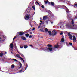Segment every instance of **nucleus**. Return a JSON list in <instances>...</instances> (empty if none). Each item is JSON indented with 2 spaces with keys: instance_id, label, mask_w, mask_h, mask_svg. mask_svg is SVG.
Masks as SVG:
<instances>
[{
  "instance_id": "22",
  "label": "nucleus",
  "mask_w": 77,
  "mask_h": 77,
  "mask_svg": "<svg viewBox=\"0 0 77 77\" xmlns=\"http://www.w3.org/2000/svg\"><path fill=\"white\" fill-rule=\"evenodd\" d=\"M48 33L50 36L51 35V31H48Z\"/></svg>"
},
{
  "instance_id": "38",
  "label": "nucleus",
  "mask_w": 77,
  "mask_h": 77,
  "mask_svg": "<svg viewBox=\"0 0 77 77\" xmlns=\"http://www.w3.org/2000/svg\"><path fill=\"white\" fill-rule=\"evenodd\" d=\"M75 50H77V47L74 48Z\"/></svg>"
},
{
  "instance_id": "24",
  "label": "nucleus",
  "mask_w": 77,
  "mask_h": 77,
  "mask_svg": "<svg viewBox=\"0 0 77 77\" xmlns=\"http://www.w3.org/2000/svg\"><path fill=\"white\" fill-rule=\"evenodd\" d=\"M73 6L74 8H75V7H76L77 8V4H74Z\"/></svg>"
},
{
  "instance_id": "5",
  "label": "nucleus",
  "mask_w": 77,
  "mask_h": 77,
  "mask_svg": "<svg viewBox=\"0 0 77 77\" xmlns=\"http://www.w3.org/2000/svg\"><path fill=\"white\" fill-rule=\"evenodd\" d=\"M13 48H14V44L12 43H11L10 45V48H12L11 50H12V51H13V50H14V49H13Z\"/></svg>"
},
{
  "instance_id": "54",
  "label": "nucleus",
  "mask_w": 77,
  "mask_h": 77,
  "mask_svg": "<svg viewBox=\"0 0 77 77\" xmlns=\"http://www.w3.org/2000/svg\"><path fill=\"white\" fill-rule=\"evenodd\" d=\"M53 22H51V24H53Z\"/></svg>"
},
{
  "instance_id": "32",
  "label": "nucleus",
  "mask_w": 77,
  "mask_h": 77,
  "mask_svg": "<svg viewBox=\"0 0 77 77\" xmlns=\"http://www.w3.org/2000/svg\"><path fill=\"white\" fill-rule=\"evenodd\" d=\"M19 53L20 54V55H21V56H22V57H24V55H23V54H22L21 53Z\"/></svg>"
},
{
  "instance_id": "29",
  "label": "nucleus",
  "mask_w": 77,
  "mask_h": 77,
  "mask_svg": "<svg viewBox=\"0 0 77 77\" xmlns=\"http://www.w3.org/2000/svg\"><path fill=\"white\" fill-rule=\"evenodd\" d=\"M40 32H44V30H43V29H41L40 30Z\"/></svg>"
},
{
  "instance_id": "9",
  "label": "nucleus",
  "mask_w": 77,
  "mask_h": 77,
  "mask_svg": "<svg viewBox=\"0 0 77 77\" xmlns=\"http://www.w3.org/2000/svg\"><path fill=\"white\" fill-rule=\"evenodd\" d=\"M65 41V39L63 38H62L61 39V41L60 42V43L61 44L63 43V42H64Z\"/></svg>"
},
{
  "instance_id": "62",
  "label": "nucleus",
  "mask_w": 77,
  "mask_h": 77,
  "mask_svg": "<svg viewBox=\"0 0 77 77\" xmlns=\"http://www.w3.org/2000/svg\"><path fill=\"white\" fill-rule=\"evenodd\" d=\"M42 22H41V23H40V24H42Z\"/></svg>"
},
{
  "instance_id": "8",
  "label": "nucleus",
  "mask_w": 77,
  "mask_h": 77,
  "mask_svg": "<svg viewBox=\"0 0 77 77\" xmlns=\"http://www.w3.org/2000/svg\"><path fill=\"white\" fill-rule=\"evenodd\" d=\"M73 42H77V41H76V38L75 37V36L74 35L73 36Z\"/></svg>"
},
{
  "instance_id": "48",
  "label": "nucleus",
  "mask_w": 77,
  "mask_h": 77,
  "mask_svg": "<svg viewBox=\"0 0 77 77\" xmlns=\"http://www.w3.org/2000/svg\"><path fill=\"white\" fill-rule=\"evenodd\" d=\"M48 3L49 5H51V2L50 3V2H49Z\"/></svg>"
},
{
  "instance_id": "19",
  "label": "nucleus",
  "mask_w": 77,
  "mask_h": 77,
  "mask_svg": "<svg viewBox=\"0 0 77 77\" xmlns=\"http://www.w3.org/2000/svg\"><path fill=\"white\" fill-rule=\"evenodd\" d=\"M11 68H15V66L14 65H12L11 66Z\"/></svg>"
},
{
  "instance_id": "61",
  "label": "nucleus",
  "mask_w": 77,
  "mask_h": 77,
  "mask_svg": "<svg viewBox=\"0 0 77 77\" xmlns=\"http://www.w3.org/2000/svg\"><path fill=\"white\" fill-rule=\"evenodd\" d=\"M36 48V49H38V48Z\"/></svg>"
},
{
  "instance_id": "10",
  "label": "nucleus",
  "mask_w": 77,
  "mask_h": 77,
  "mask_svg": "<svg viewBox=\"0 0 77 77\" xmlns=\"http://www.w3.org/2000/svg\"><path fill=\"white\" fill-rule=\"evenodd\" d=\"M59 45H58V43H57V45H55L54 48H59Z\"/></svg>"
},
{
  "instance_id": "50",
  "label": "nucleus",
  "mask_w": 77,
  "mask_h": 77,
  "mask_svg": "<svg viewBox=\"0 0 77 77\" xmlns=\"http://www.w3.org/2000/svg\"><path fill=\"white\" fill-rule=\"evenodd\" d=\"M4 54H6V52H5Z\"/></svg>"
},
{
  "instance_id": "56",
  "label": "nucleus",
  "mask_w": 77,
  "mask_h": 77,
  "mask_svg": "<svg viewBox=\"0 0 77 77\" xmlns=\"http://www.w3.org/2000/svg\"><path fill=\"white\" fill-rule=\"evenodd\" d=\"M29 46H30L31 47H32V45H30Z\"/></svg>"
},
{
  "instance_id": "6",
  "label": "nucleus",
  "mask_w": 77,
  "mask_h": 77,
  "mask_svg": "<svg viewBox=\"0 0 77 77\" xmlns=\"http://www.w3.org/2000/svg\"><path fill=\"white\" fill-rule=\"evenodd\" d=\"M30 17L29 16V15H27L26 17V16H25L24 18L25 20H29L30 19Z\"/></svg>"
},
{
  "instance_id": "64",
  "label": "nucleus",
  "mask_w": 77,
  "mask_h": 77,
  "mask_svg": "<svg viewBox=\"0 0 77 77\" xmlns=\"http://www.w3.org/2000/svg\"><path fill=\"white\" fill-rule=\"evenodd\" d=\"M23 62H24V60H23Z\"/></svg>"
},
{
  "instance_id": "52",
  "label": "nucleus",
  "mask_w": 77,
  "mask_h": 77,
  "mask_svg": "<svg viewBox=\"0 0 77 77\" xmlns=\"http://www.w3.org/2000/svg\"><path fill=\"white\" fill-rule=\"evenodd\" d=\"M30 35H32V32H30Z\"/></svg>"
},
{
  "instance_id": "30",
  "label": "nucleus",
  "mask_w": 77,
  "mask_h": 77,
  "mask_svg": "<svg viewBox=\"0 0 77 77\" xmlns=\"http://www.w3.org/2000/svg\"><path fill=\"white\" fill-rule=\"evenodd\" d=\"M44 2L45 4H47L48 3V1H45Z\"/></svg>"
},
{
  "instance_id": "57",
  "label": "nucleus",
  "mask_w": 77,
  "mask_h": 77,
  "mask_svg": "<svg viewBox=\"0 0 77 77\" xmlns=\"http://www.w3.org/2000/svg\"><path fill=\"white\" fill-rule=\"evenodd\" d=\"M60 28H62V26H60Z\"/></svg>"
},
{
  "instance_id": "45",
  "label": "nucleus",
  "mask_w": 77,
  "mask_h": 77,
  "mask_svg": "<svg viewBox=\"0 0 77 77\" xmlns=\"http://www.w3.org/2000/svg\"><path fill=\"white\" fill-rule=\"evenodd\" d=\"M62 34H63V33H62V32H61V33H60V35H62Z\"/></svg>"
},
{
  "instance_id": "2",
  "label": "nucleus",
  "mask_w": 77,
  "mask_h": 77,
  "mask_svg": "<svg viewBox=\"0 0 77 77\" xmlns=\"http://www.w3.org/2000/svg\"><path fill=\"white\" fill-rule=\"evenodd\" d=\"M52 50H53V48H52L51 47H49L48 48L46 47L45 48L44 51H52Z\"/></svg>"
},
{
  "instance_id": "49",
  "label": "nucleus",
  "mask_w": 77,
  "mask_h": 77,
  "mask_svg": "<svg viewBox=\"0 0 77 77\" xmlns=\"http://www.w3.org/2000/svg\"><path fill=\"white\" fill-rule=\"evenodd\" d=\"M27 67H26L25 68V70H26V69H27V66H27Z\"/></svg>"
},
{
  "instance_id": "1",
  "label": "nucleus",
  "mask_w": 77,
  "mask_h": 77,
  "mask_svg": "<svg viewBox=\"0 0 77 77\" xmlns=\"http://www.w3.org/2000/svg\"><path fill=\"white\" fill-rule=\"evenodd\" d=\"M5 36L3 35L0 36V43H3L5 41Z\"/></svg>"
},
{
  "instance_id": "27",
  "label": "nucleus",
  "mask_w": 77,
  "mask_h": 77,
  "mask_svg": "<svg viewBox=\"0 0 77 77\" xmlns=\"http://www.w3.org/2000/svg\"><path fill=\"white\" fill-rule=\"evenodd\" d=\"M69 38L71 40H72V35L71 36H70L69 37Z\"/></svg>"
},
{
  "instance_id": "41",
  "label": "nucleus",
  "mask_w": 77,
  "mask_h": 77,
  "mask_svg": "<svg viewBox=\"0 0 77 77\" xmlns=\"http://www.w3.org/2000/svg\"><path fill=\"white\" fill-rule=\"evenodd\" d=\"M16 38H17V37H16V36H15L14 38H13V40H14V39H15Z\"/></svg>"
},
{
  "instance_id": "25",
  "label": "nucleus",
  "mask_w": 77,
  "mask_h": 77,
  "mask_svg": "<svg viewBox=\"0 0 77 77\" xmlns=\"http://www.w3.org/2000/svg\"><path fill=\"white\" fill-rule=\"evenodd\" d=\"M45 31L46 32H48V29L46 28L45 29Z\"/></svg>"
},
{
  "instance_id": "14",
  "label": "nucleus",
  "mask_w": 77,
  "mask_h": 77,
  "mask_svg": "<svg viewBox=\"0 0 77 77\" xmlns=\"http://www.w3.org/2000/svg\"><path fill=\"white\" fill-rule=\"evenodd\" d=\"M47 47H52V45L50 44L47 45Z\"/></svg>"
},
{
  "instance_id": "33",
  "label": "nucleus",
  "mask_w": 77,
  "mask_h": 77,
  "mask_svg": "<svg viewBox=\"0 0 77 77\" xmlns=\"http://www.w3.org/2000/svg\"><path fill=\"white\" fill-rule=\"evenodd\" d=\"M13 60H14L15 61V62H17L18 61V60H17L16 59H13Z\"/></svg>"
},
{
  "instance_id": "63",
  "label": "nucleus",
  "mask_w": 77,
  "mask_h": 77,
  "mask_svg": "<svg viewBox=\"0 0 77 77\" xmlns=\"http://www.w3.org/2000/svg\"><path fill=\"white\" fill-rule=\"evenodd\" d=\"M76 13H77V14H76L77 15V10H76Z\"/></svg>"
},
{
  "instance_id": "39",
  "label": "nucleus",
  "mask_w": 77,
  "mask_h": 77,
  "mask_svg": "<svg viewBox=\"0 0 77 77\" xmlns=\"http://www.w3.org/2000/svg\"><path fill=\"white\" fill-rule=\"evenodd\" d=\"M66 45L67 46H68V47H69V44H68L67 42H66Z\"/></svg>"
},
{
  "instance_id": "23",
  "label": "nucleus",
  "mask_w": 77,
  "mask_h": 77,
  "mask_svg": "<svg viewBox=\"0 0 77 77\" xmlns=\"http://www.w3.org/2000/svg\"><path fill=\"white\" fill-rule=\"evenodd\" d=\"M23 69H24V68H22L19 71V72H21V71H23Z\"/></svg>"
},
{
  "instance_id": "12",
  "label": "nucleus",
  "mask_w": 77,
  "mask_h": 77,
  "mask_svg": "<svg viewBox=\"0 0 77 77\" xmlns=\"http://www.w3.org/2000/svg\"><path fill=\"white\" fill-rule=\"evenodd\" d=\"M47 16H44L43 17V20H44V21H45V20H46L47 19Z\"/></svg>"
},
{
  "instance_id": "31",
  "label": "nucleus",
  "mask_w": 77,
  "mask_h": 77,
  "mask_svg": "<svg viewBox=\"0 0 77 77\" xmlns=\"http://www.w3.org/2000/svg\"><path fill=\"white\" fill-rule=\"evenodd\" d=\"M61 7H63V8H67V7L65 5H62Z\"/></svg>"
},
{
  "instance_id": "28",
  "label": "nucleus",
  "mask_w": 77,
  "mask_h": 77,
  "mask_svg": "<svg viewBox=\"0 0 77 77\" xmlns=\"http://www.w3.org/2000/svg\"><path fill=\"white\" fill-rule=\"evenodd\" d=\"M66 12H67V13H68V12H69V10L68 9H67L66 10Z\"/></svg>"
},
{
  "instance_id": "26",
  "label": "nucleus",
  "mask_w": 77,
  "mask_h": 77,
  "mask_svg": "<svg viewBox=\"0 0 77 77\" xmlns=\"http://www.w3.org/2000/svg\"><path fill=\"white\" fill-rule=\"evenodd\" d=\"M68 36H72V35H71V34H70V33H69L68 34Z\"/></svg>"
},
{
  "instance_id": "36",
  "label": "nucleus",
  "mask_w": 77,
  "mask_h": 77,
  "mask_svg": "<svg viewBox=\"0 0 77 77\" xmlns=\"http://www.w3.org/2000/svg\"><path fill=\"white\" fill-rule=\"evenodd\" d=\"M32 8L34 10H35V6H32Z\"/></svg>"
},
{
  "instance_id": "21",
  "label": "nucleus",
  "mask_w": 77,
  "mask_h": 77,
  "mask_svg": "<svg viewBox=\"0 0 77 77\" xmlns=\"http://www.w3.org/2000/svg\"><path fill=\"white\" fill-rule=\"evenodd\" d=\"M20 55L19 54H17L16 55V57H18V58H19L20 57Z\"/></svg>"
},
{
  "instance_id": "3",
  "label": "nucleus",
  "mask_w": 77,
  "mask_h": 77,
  "mask_svg": "<svg viewBox=\"0 0 77 77\" xmlns=\"http://www.w3.org/2000/svg\"><path fill=\"white\" fill-rule=\"evenodd\" d=\"M24 34H25V32L23 31L19 32L17 33V35L19 34L20 36H23Z\"/></svg>"
},
{
  "instance_id": "37",
  "label": "nucleus",
  "mask_w": 77,
  "mask_h": 77,
  "mask_svg": "<svg viewBox=\"0 0 77 77\" xmlns=\"http://www.w3.org/2000/svg\"><path fill=\"white\" fill-rule=\"evenodd\" d=\"M46 24H48V20H47L46 21Z\"/></svg>"
},
{
  "instance_id": "58",
  "label": "nucleus",
  "mask_w": 77,
  "mask_h": 77,
  "mask_svg": "<svg viewBox=\"0 0 77 77\" xmlns=\"http://www.w3.org/2000/svg\"><path fill=\"white\" fill-rule=\"evenodd\" d=\"M21 60H22L23 61V60H24L23 58H22V59H21Z\"/></svg>"
},
{
  "instance_id": "35",
  "label": "nucleus",
  "mask_w": 77,
  "mask_h": 77,
  "mask_svg": "<svg viewBox=\"0 0 77 77\" xmlns=\"http://www.w3.org/2000/svg\"><path fill=\"white\" fill-rule=\"evenodd\" d=\"M28 15H29V17H30V18H32V14H29Z\"/></svg>"
},
{
  "instance_id": "44",
  "label": "nucleus",
  "mask_w": 77,
  "mask_h": 77,
  "mask_svg": "<svg viewBox=\"0 0 77 77\" xmlns=\"http://www.w3.org/2000/svg\"><path fill=\"white\" fill-rule=\"evenodd\" d=\"M69 45H72V43H71V42H69Z\"/></svg>"
},
{
  "instance_id": "53",
  "label": "nucleus",
  "mask_w": 77,
  "mask_h": 77,
  "mask_svg": "<svg viewBox=\"0 0 77 77\" xmlns=\"http://www.w3.org/2000/svg\"><path fill=\"white\" fill-rule=\"evenodd\" d=\"M38 29H39V28H40V26H38Z\"/></svg>"
},
{
  "instance_id": "11",
  "label": "nucleus",
  "mask_w": 77,
  "mask_h": 77,
  "mask_svg": "<svg viewBox=\"0 0 77 77\" xmlns=\"http://www.w3.org/2000/svg\"><path fill=\"white\" fill-rule=\"evenodd\" d=\"M51 5H52V6L54 7V5H55V4H54V2H51Z\"/></svg>"
},
{
  "instance_id": "18",
  "label": "nucleus",
  "mask_w": 77,
  "mask_h": 77,
  "mask_svg": "<svg viewBox=\"0 0 77 77\" xmlns=\"http://www.w3.org/2000/svg\"><path fill=\"white\" fill-rule=\"evenodd\" d=\"M24 48H27L28 47V46L26 45H25L24 46Z\"/></svg>"
},
{
  "instance_id": "43",
  "label": "nucleus",
  "mask_w": 77,
  "mask_h": 77,
  "mask_svg": "<svg viewBox=\"0 0 77 77\" xmlns=\"http://www.w3.org/2000/svg\"><path fill=\"white\" fill-rule=\"evenodd\" d=\"M29 38H32V35H30L29 37Z\"/></svg>"
},
{
  "instance_id": "47",
  "label": "nucleus",
  "mask_w": 77,
  "mask_h": 77,
  "mask_svg": "<svg viewBox=\"0 0 77 77\" xmlns=\"http://www.w3.org/2000/svg\"><path fill=\"white\" fill-rule=\"evenodd\" d=\"M35 30V28L34 27L32 29V30Z\"/></svg>"
},
{
  "instance_id": "4",
  "label": "nucleus",
  "mask_w": 77,
  "mask_h": 77,
  "mask_svg": "<svg viewBox=\"0 0 77 77\" xmlns=\"http://www.w3.org/2000/svg\"><path fill=\"white\" fill-rule=\"evenodd\" d=\"M57 34V32H56V31H55V30H54L52 32L51 35L52 36H55V35H56Z\"/></svg>"
},
{
  "instance_id": "15",
  "label": "nucleus",
  "mask_w": 77,
  "mask_h": 77,
  "mask_svg": "<svg viewBox=\"0 0 77 77\" xmlns=\"http://www.w3.org/2000/svg\"><path fill=\"white\" fill-rule=\"evenodd\" d=\"M19 63L20 64V67L19 68V69H20V68H22V64H21V63H20V62H19Z\"/></svg>"
},
{
  "instance_id": "46",
  "label": "nucleus",
  "mask_w": 77,
  "mask_h": 77,
  "mask_svg": "<svg viewBox=\"0 0 77 77\" xmlns=\"http://www.w3.org/2000/svg\"><path fill=\"white\" fill-rule=\"evenodd\" d=\"M29 24L31 26V27H32V24H31V22H30Z\"/></svg>"
},
{
  "instance_id": "42",
  "label": "nucleus",
  "mask_w": 77,
  "mask_h": 77,
  "mask_svg": "<svg viewBox=\"0 0 77 77\" xmlns=\"http://www.w3.org/2000/svg\"><path fill=\"white\" fill-rule=\"evenodd\" d=\"M41 8H44V6L43 5H42L41 6Z\"/></svg>"
},
{
  "instance_id": "20",
  "label": "nucleus",
  "mask_w": 77,
  "mask_h": 77,
  "mask_svg": "<svg viewBox=\"0 0 77 77\" xmlns=\"http://www.w3.org/2000/svg\"><path fill=\"white\" fill-rule=\"evenodd\" d=\"M17 35L16 36V38H20V35H19V34H17Z\"/></svg>"
},
{
  "instance_id": "51",
  "label": "nucleus",
  "mask_w": 77,
  "mask_h": 77,
  "mask_svg": "<svg viewBox=\"0 0 77 77\" xmlns=\"http://www.w3.org/2000/svg\"><path fill=\"white\" fill-rule=\"evenodd\" d=\"M20 47L21 48H23V47L20 46Z\"/></svg>"
},
{
  "instance_id": "60",
  "label": "nucleus",
  "mask_w": 77,
  "mask_h": 77,
  "mask_svg": "<svg viewBox=\"0 0 77 77\" xmlns=\"http://www.w3.org/2000/svg\"><path fill=\"white\" fill-rule=\"evenodd\" d=\"M2 61H3L4 60L3 59H2Z\"/></svg>"
},
{
  "instance_id": "17",
  "label": "nucleus",
  "mask_w": 77,
  "mask_h": 77,
  "mask_svg": "<svg viewBox=\"0 0 77 77\" xmlns=\"http://www.w3.org/2000/svg\"><path fill=\"white\" fill-rule=\"evenodd\" d=\"M71 23L72 24H74V19H72Z\"/></svg>"
},
{
  "instance_id": "34",
  "label": "nucleus",
  "mask_w": 77,
  "mask_h": 77,
  "mask_svg": "<svg viewBox=\"0 0 77 77\" xmlns=\"http://www.w3.org/2000/svg\"><path fill=\"white\" fill-rule=\"evenodd\" d=\"M77 14H76V15L75 16V17L74 18V19L75 20V19H77Z\"/></svg>"
},
{
  "instance_id": "16",
  "label": "nucleus",
  "mask_w": 77,
  "mask_h": 77,
  "mask_svg": "<svg viewBox=\"0 0 77 77\" xmlns=\"http://www.w3.org/2000/svg\"><path fill=\"white\" fill-rule=\"evenodd\" d=\"M3 56V53L1 52L0 53V56L1 57H2Z\"/></svg>"
},
{
  "instance_id": "40",
  "label": "nucleus",
  "mask_w": 77,
  "mask_h": 77,
  "mask_svg": "<svg viewBox=\"0 0 77 77\" xmlns=\"http://www.w3.org/2000/svg\"><path fill=\"white\" fill-rule=\"evenodd\" d=\"M36 3H37L38 5H39V2H38V1H36Z\"/></svg>"
},
{
  "instance_id": "59",
  "label": "nucleus",
  "mask_w": 77,
  "mask_h": 77,
  "mask_svg": "<svg viewBox=\"0 0 77 77\" xmlns=\"http://www.w3.org/2000/svg\"><path fill=\"white\" fill-rule=\"evenodd\" d=\"M40 22H41V23H42V21L40 20Z\"/></svg>"
},
{
  "instance_id": "7",
  "label": "nucleus",
  "mask_w": 77,
  "mask_h": 77,
  "mask_svg": "<svg viewBox=\"0 0 77 77\" xmlns=\"http://www.w3.org/2000/svg\"><path fill=\"white\" fill-rule=\"evenodd\" d=\"M21 38L22 40H23V41H26L27 40V38H26L25 37H24L23 36H21Z\"/></svg>"
},
{
  "instance_id": "55",
  "label": "nucleus",
  "mask_w": 77,
  "mask_h": 77,
  "mask_svg": "<svg viewBox=\"0 0 77 77\" xmlns=\"http://www.w3.org/2000/svg\"><path fill=\"white\" fill-rule=\"evenodd\" d=\"M19 58H20V59H22V58H21V57H19Z\"/></svg>"
},
{
  "instance_id": "13",
  "label": "nucleus",
  "mask_w": 77,
  "mask_h": 77,
  "mask_svg": "<svg viewBox=\"0 0 77 77\" xmlns=\"http://www.w3.org/2000/svg\"><path fill=\"white\" fill-rule=\"evenodd\" d=\"M25 36H26L27 38H28L29 36H30V35H29V34L27 33V34H25Z\"/></svg>"
}]
</instances>
